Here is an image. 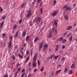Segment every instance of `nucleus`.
Here are the masks:
<instances>
[{"instance_id":"nucleus-1","label":"nucleus","mask_w":77,"mask_h":77,"mask_svg":"<svg viewBox=\"0 0 77 77\" xmlns=\"http://www.w3.org/2000/svg\"><path fill=\"white\" fill-rule=\"evenodd\" d=\"M37 56L38 55L37 54H36L34 55V56L33 59V61L32 63L33 67H36V60L37 59Z\"/></svg>"},{"instance_id":"nucleus-2","label":"nucleus","mask_w":77,"mask_h":77,"mask_svg":"<svg viewBox=\"0 0 77 77\" xmlns=\"http://www.w3.org/2000/svg\"><path fill=\"white\" fill-rule=\"evenodd\" d=\"M10 40L8 43V47L9 48H11V45H12V42L11 41H12V36L11 35L10 36Z\"/></svg>"},{"instance_id":"nucleus-3","label":"nucleus","mask_w":77,"mask_h":77,"mask_svg":"<svg viewBox=\"0 0 77 77\" xmlns=\"http://www.w3.org/2000/svg\"><path fill=\"white\" fill-rule=\"evenodd\" d=\"M64 9H65V11H68V10H69L70 11H71V9H72V8H71V7H68V6L66 5L64 6Z\"/></svg>"},{"instance_id":"nucleus-4","label":"nucleus","mask_w":77,"mask_h":77,"mask_svg":"<svg viewBox=\"0 0 77 77\" xmlns=\"http://www.w3.org/2000/svg\"><path fill=\"white\" fill-rule=\"evenodd\" d=\"M43 43H41L40 44L39 46V51L40 52V51L41 50V49H42V48L43 47Z\"/></svg>"},{"instance_id":"nucleus-5","label":"nucleus","mask_w":77,"mask_h":77,"mask_svg":"<svg viewBox=\"0 0 77 77\" xmlns=\"http://www.w3.org/2000/svg\"><path fill=\"white\" fill-rule=\"evenodd\" d=\"M57 14V13L56 11H54L51 14V16L55 17Z\"/></svg>"},{"instance_id":"nucleus-6","label":"nucleus","mask_w":77,"mask_h":77,"mask_svg":"<svg viewBox=\"0 0 77 77\" xmlns=\"http://www.w3.org/2000/svg\"><path fill=\"white\" fill-rule=\"evenodd\" d=\"M48 38H51L52 37V32H51L49 33L48 35Z\"/></svg>"},{"instance_id":"nucleus-7","label":"nucleus","mask_w":77,"mask_h":77,"mask_svg":"<svg viewBox=\"0 0 77 77\" xmlns=\"http://www.w3.org/2000/svg\"><path fill=\"white\" fill-rule=\"evenodd\" d=\"M31 12V11L29 10L28 14H27V15H26L27 17H30V16H31V14H30Z\"/></svg>"},{"instance_id":"nucleus-8","label":"nucleus","mask_w":77,"mask_h":77,"mask_svg":"<svg viewBox=\"0 0 77 77\" xmlns=\"http://www.w3.org/2000/svg\"><path fill=\"white\" fill-rule=\"evenodd\" d=\"M72 26H67V27L66 30H71V29H72Z\"/></svg>"},{"instance_id":"nucleus-9","label":"nucleus","mask_w":77,"mask_h":77,"mask_svg":"<svg viewBox=\"0 0 77 77\" xmlns=\"http://www.w3.org/2000/svg\"><path fill=\"white\" fill-rule=\"evenodd\" d=\"M41 20V18L40 17H38L36 19V21L37 22H39Z\"/></svg>"},{"instance_id":"nucleus-10","label":"nucleus","mask_w":77,"mask_h":77,"mask_svg":"<svg viewBox=\"0 0 77 77\" xmlns=\"http://www.w3.org/2000/svg\"><path fill=\"white\" fill-rule=\"evenodd\" d=\"M60 72H61V70H57L55 72V75H57Z\"/></svg>"},{"instance_id":"nucleus-11","label":"nucleus","mask_w":77,"mask_h":77,"mask_svg":"<svg viewBox=\"0 0 77 77\" xmlns=\"http://www.w3.org/2000/svg\"><path fill=\"white\" fill-rule=\"evenodd\" d=\"M48 48V46H47V45L46 44L44 45V48H43L44 51H45V50H46V48Z\"/></svg>"},{"instance_id":"nucleus-12","label":"nucleus","mask_w":77,"mask_h":77,"mask_svg":"<svg viewBox=\"0 0 77 77\" xmlns=\"http://www.w3.org/2000/svg\"><path fill=\"white\" fill-rule=\"evenodd\" d=\"M18 32H19L18 31H17L16 32L15 35H14V36L15 38H16V37H17V36H18Z\"/></svg>"},{"instance_id":"nucleus-13","label":"nucleus","mask_w":77,"mask_h":77,"mask_svg":"<svg viewBox=\"0 0 77 77\" xmlns=\"http://www.w3.org/2000/svg\"><path fill=\"white\" fill-rule=\"evenodd\" d=\"M30 35H28L27 36L26 38V41H27L28 40H29V39H30Z\"/></svg>"},{"instance_id":"nucleus-14","label":"nucleus","mask_w":77,"mask_h":77,"mask_svg":"<svg viewBox=\"0 0 77 77\" xmlns=\"http://www.w3.org/2000/svg\"><path fill=\"white\" fill-rule=\"evenodd\" d=\"M58 57H59V56L55 55L54 56V57L55 60H56V59H57Z\"/></svg>"},{"instance_id":"nucleus-15","label":"nucleus","mask_w":77,"mask_h":77,"mask_svg":"<svg viewBox=\"0 0 77 77\" xmlns=\"http://www.w3.org/2000/svg\"><path fill=\"white\" fill-rule=\"evenodd\" d=\"M22 35L23 36H26V32L25 31H24L22 33Z\"/></svg>"},{"instance_id":"nucleus-16","label":"nucleus","mask_w":77,"mask_h":77,"mask_svg":"<svg viewBox=\"0 0 77 77\" xmlns=\"http://www.w3.org/2000/svg\"><path fill=\"white\" fill-rule=\"evenodd\" d=\"M64 18H65V19H66V20H68V16L64 15Z\"/></svg>"},{"instance_id":"nucleus-17","label":"nucleus","mask_w":77,"mask_h":77,"mask_svg":"<svg viewBox=\"0 0 77 77\" xmlns=\"http://www.w3.org/2000/svg\"><path fill=\"white\" fill-rule=\"evenodd\" d=\"M18 72L17 71L16 72H15L14 75V77H16L17 76V74H18Z\"/></svg>"},{"instance_id":"nucleus-18","label":"nucleus","mask_w":77,"mask_h":77,"mask_svg":"<svg viewBox=\"0 0 77 77\" xmlns=\"http://www.w3.org/2000/svg\"><path fill=\"white\" fill-rule=\"evenodd\" d=\"M38 39V37H37L35 38L34 40V42H36V41H37V40Z\"/></svg>"},{"instance_id":"nucleus-19","label":"nucleus","mask_w":77,"mask_h":77,"mask_svg":"<svg viewBox=\"0 0 77 77\" xmlns=\"http://www.w3.org/2000/svg\"><path fill=\"white\" fill-rule=\"evenodd\" d=\"M4 24V21H3L2 23L0 25V27L1 28H2V27H3V24Z\"/></svg>"},{"instance_id":"nucleus-20","label":"nucleus","mask_w":77,"mask_h":77,"mask_svg":"<svg viewBox=\"0 0 77 77\" xmlns=\"http://www.w3.org/2000/svg\"><path fill=\"white\" fill-rule=\"evenodd\" d=\"M18 56H19V57L20 58H21V59H23V57L20 54H18Z\"/></svg>"},{"instance_id":"nucleus-21","label":"nucleus","mask_w":77,"mask_h":77,"mask_svg":"<svg viewBox=\"0 0 77 77\" xmlns=\"http://www.w3.org/2000/svg\"><path fill=\"white\" fill-rule=\"evenodd\" d=\"M3 8H2V7H0V12H3Z\"/></svg>"},{"instance_id":"nucleus-22","label":"nucleus","mask_w":77,"mask_h":77,"mask_svg":"<svg viewBox=\"0 0 77 77\" xmlns=\"http://www.w3.org/2000/svg\"><path fill=\"white\" fill-rule=\"evenodd\" d=\"M26 75V73H23L21 75V77H24V75Z\"/></svg>"},{"instance_id":"nucleus-23","label":"nucleus","mask_w":77,"mask_h":77,"mask_svg":"<svg viewBox=\"0 0 77 77\" xmlns=\"http://www.w3.org/2000/svg\"><path fill=\"white\" fill-rule=\"evenodd\" d=\"M55 30V28L54 27L52 29V30H51V32H52H52H54V30Z\"/></svg>"},{"instance_id":"nucleus-24","label":"nucleus","mask_w":77,"mask_h":77,"mask_svg":"<svg viewBox=\"0 0 77 77\" xmlns=\"http://www.w3.org/2000/svg\"><path fill=\"white\" fill-rule=\"evenodd\" d=\"M66 41V39H63L62 41V43H65Z\"/></svg>"},{"instance_id":"nucleus-25","label":"nucleus","mask_w":77,"mask_h":77,"mask_svg":"<svg viewBox=\"0 0 77 77\" xmlns=\"http://www.w3.org/2000/svg\"><path fill=\"white\" fill-rule=\"evenodd\" d=\"M44 67H42V69L40 70V71H41V72H42L44 70Z\"/></svg>"},{"instance_id":"nucleus-26","label":"nucleus","mask_w":77,"mask_h":77,"mask_svg":"<svg viewBox=\"0 0 77 77\" xmlns=\"http://www.w3.org/2000/svg\"><path fill=\"white\" fill-rule=\"evenodd\" d=\"M72 74V71L71 70L69 71V74Z\"/></svg>"},{"instance_id":"nucleus-27","label":"nucleus","mask_w":77,"mask_h":77,"mask_svg":"<svg viewBox=\"0 0 77 77\" xmlns=\"http://www.w3.org/2000/svg\"><path fill=\"white\" fill-rule=\"evenodd\" d=\"M54 73V72H51V76H53V75H54V74L53 73Z\"/></svg>"},{"instance_id":"nucleus-28","label":"nucleus","mask_w":77,"mask_h":77,"mask_svg":"<svg viewBox=\"0 0 77 77\" xmlns=\"http://www.w3.org/2000/svg\"><path fill=\"white\" fill-rule=\"evenodd\" d=\"M2 45L4 47H5V45H6V43L5 42H4V43H3L2 44Z\"/></svg>"},{"instance_id":"nucleus-29","label":"nucleus","mask_w":77,"mask_h":77,"mask_svg":"<svg viewBox=\"0 0 77 77\" xmlns=\"http://www.w3.org/2000/svg\"><path fill=\"white\" fill-rule=\"evenodd\" d=\"M69 39L70 41L72 40V35L71 36V37L69 38Z\"/></svg>"},{"instance_id":"nucleus-30","label":"nucleus","mask_w":77,"mask_h":77,"mask_svg":"<svg viewBox=\"0 0 77 77\" xmlns=\"http://www.w3.org/2000/svg\"><path fill=\"white\" fill-rule=\"evenodd\" d=\"M12 58L14 60H15V56L14 55H13L12 56Z\"/></svg>"},{"instance_id":"nucleus-31","label":"nucleus","mask_w":77,"mask_h":77,"mask_svg":"<svg viewBox=\"0 0 77 77\" xmlns=\"http://www.w3.org/2000/svg\"><path fill=\"white\" fill-rule=\"evenodd\" d=\"M62 39H63V38L61 37L59 38V41L60 42L61 41H62Z\"/></svg>"},{"instance_id":"nucleus-32","label":"nucleus","mask_w":77,"mask_h":77,"mask_svg":"<svg viewBox=\"0 0 77 77\" xmlns=\"http://www.w3.org/2000/svg\"><path fill=\"white\" fill-rule=\"evenodd\" d=\"M17 27V25H14V26L13 27V29H15L16 28V27Z\"/></svg>"},{"instance_id":"nucleus-33","label":"nucleus","mask_w":77,"mask_h":77,"mask_svg":"<svg viewBox=\"0 0 77 77\" xmlns=\"http://www.w3.org/2000/svg\"><path fill=\"white\" fill-rule=\"evenodd\" d=\"M19 24H21V23H22V19H20L19 21Z\"/></svg>"},{"instance_id":"nucleus-34","label":"nucleus","mask_w":77,"mask_h":77,"mask_svg":"<svg viewBox=\"0 0 77 77\" xmlns=\"http://www.w3.org/2000/svg\"><path fill=\"white\" fill-rule=\"evenodd\" d=\"M55 25L56 26L57 25V21H55Z\"/></svg>"},{"instance_id":"nucleus-35","label":"nucleus","mask_w":77,"mask_h":77,"mask_svg":"<svg viewBox=\"0 0 77 77\" xmlns=\"http://www.w3.org/2000/svg\"><path fill=\"white\" fill-rule=\"evenodd\" d=\"M74 64H73L71 67V68H72L74 67Z\"/></svg>"},{"instance_id":"nucleus-36","label":"nucleus","mask_w":77,"mask_h":77,"mask_svg":"<svg viewBox=\"0 0 77 77\" xmlns=\"http://www.w3.org/2000/svg\"><path fill=\"white\" fill-rule=\"evenodd\" d=\"M62 48H63V49H65V46L63 45L62 46Z\"/></svg>"},{"instance_id":"nucleus-37","label":"nucleus","mask_w":77,"mask_h":77,"mask_svg":"<svg viewBox=\"0 0 77 77\" xmlns=\"http://www.w3.org/2000/svg\"><path fill=\"white\" fill-rule=\"evenodd\" d=\"M26 54L27 55L29 54V51H26Z\"/></svg>"},{"instance_id":"nucleus-38","label":"nucleus","mask_w":77,"mask_h":77,"mask_svg":"<svg viewBox=\"0 0 77 77\" xmlns=\"http://www.w3.org/2000/svg\"><path fill=\"white\" fill-rule=\"evenodd\" d=\"M38 65H40V62H39V60H38Z\"/></svg>"},{"instance_id":"nucleus-39","label":"nucleus","mask_w":77,"mask_h":77,"mask_svg":"<svg viewBox=\"0 0 77 77\" xmlns=\"http://www.w3.org/2000/svg\"><path fill=\"white\" fill-rule=\"evenodd\" d=\"M68 70V69L66 68H65L64 69V72H65Z\"/></svg>"},{"instance_id":"nucleus-40","label":"nucleus","mask_w":77,"mask_h":77,"mask_svg":"<svg viewBox=\"0 0 77 77\" xmlns=\"http://www.w3.org/2000/svg\"><path fill=\"white\" fill-rule=\"evenodd\" d=\"M20 53L22 55H23V54H24V53L23 52V51H20Z\"/></svg>"},{"instance_id":"nucleus-41","label":"nucleus","mask_w":77,"mask_h":77,"mask_svg":"<svg viewBox=\"0 0 77 77\" xmlns=\"http://www.w3.org/2000/svg\"><path fill=\"white\" fill-rule=\"evenodd\" d=\"M54 54L52 55L51 57L50 58L51 59H52V58H53V56H54Z\"/></svg>"},{"instance_id":"nucleus-42","label":"nucleus","mask_w":77,"mask_h":77,"mask_svg":"<svg viewBox=\"0 0 77 77\" xmlns=\"http://www.w3.org/2000/svg\"><path fill=\"white\" fill-rule=\"evenodd\" d=\"M40 12L41 14H42V8L40 9Z\"/></svg>"},{"instance_id":"nucleus-43","label":"nucleus","mask_w":77,"mask_h":77,"mask_svg":"<svg viewBox=\"0 0 77 77\" xmlns=\"http://www.w3.org/2000/svg\"><path fill=\"white\" fill-rule=\"evenodd\" d=\"M2 19H3V20L4 19H5L6 18V17L3 16V17H2Z\"/></svg>"},{"instance_id":"nucleus-44","label":"nucleus","mask_w":77,"mask_h":77,"mask_svg":"<svg viewBox=\"0 0 77 77\" xmlns=\"http://www.w3.org/2000/svg\"><path fill=\"white\" fill-rule=\"evenodd\" d=\"M56 0H54V5H55L56 4Z\"/></svg>"},{"instance_id":"nucleus-45","label":"nucleus","mask_w":77,"mask_h":77,"mask_svg":"<svg viewBox=\"0 0 77 77\" xmlns=\"http://www.w3.org/2000/svg\"><path fill=\"white\" fill-rule=\"evenodd\" d=\"M24 70H25V69H23L22 70V72H21V73H23V72H24Z\"/></svg>"},{"instance_id":"nucleus-46","label":"nucleus","mask_w":77,"mask_h":77,"mask_svg":"<svg viewBox=\"0 0 77 77\" xmlns=\"http://www.w3.org/2000/svg\"><path fill=\"white\" fill-rule=\"evenodd\" d=\"M36 1V0H34L32 2V4H34L35 2Z\"/></svg>"},{"instance_id":"nucleus-47","label":"nucleus","mask_w":77,"mask_h":77,"mask_svg":"<svg viewBox=\"0 0 77 77\" xmlns=\"http://www.w3.org/2000/svg\"><path fill=\"white\" fill-rule=\"evenodd\" d=\"M20 66V64L19 63H18L16 65L17 66Z\"/></svg>"},{"instance_id":"nucleus-48","label":"nucleus","mask_w":77,"mask_h":77,"mask_svg":"<svg viewBox=\"0 0 77 77\" xmlns=\"http://www.w3.org/2000/svg\"><path fill=\"white\" fill-rule=\"evenodd\" d=\"M29 57H27V58L26 59V60H27V61H28V60H29Z\"/></svg>"},{"instance_id":"nucleus-49","label":"nucleus","mask_w":77,"mask_h":77,"mask_svg":"<svg viewBox=\"0 0 77 77\" xmlns=\"http://www.w3.org/2000/svg\"><path fill=\"white\" fill-rule=\"evenodd\" d=\"M8 74H7L5 75L4 77H8Z\"/></svg>"},{"instance_id":"nucleus-50","label":"nucleus","mask_w":77,"mask_h":77,"mask_svg":"<svg viewBox=\"0 0 77 77\" xmlns=\"http://www.w3.org/2000/svg\"><path fill=\"white\" fill-rule=\"evenodd\" d=\"M24 6V4H22L21 6L22 8H23V6Z\"/></svg>"},{"instance_id":"nucleus-51","label":"nucleus","mask_w":77,"mask_h":77,"mask_svg":"<svg viewBox=\"0 0 77 77\" xmlns=\"http://www.w3.org/2000/svg\"><path fill=\"white\" fill-rule=\"evenodd\" d=\"M20 69H21V68H19L18 69V71H20Z\"/></svg>"},{"instance_id":"nucleus-52","label":"nucleus","mask_w":77,"mask_h":77,"mask_svg":"<svg viewBox=\"0 0 77 77\" xmlns=\"http://www.w3.org/2000/svg\"><path fill=\"white\" fill-rule=\"evenodd\" d=\"M31 62H30V63H29V66H30V65H31Z\"/></svg>"},{"instance_id":"nucleus-53","label":"nucleus","mask_w":77,"mask_h":77,"mask_svg":"<svg viewBox=\"0 0 77 77\" xmlns=\"http://www.w3.org/2000/svg\"><path fill=\"white\" fill-rule=\"evenodd\" d=\"M37 71V69H34V71L35 72H36Z\"/></svg>"},{"instance_id":"nucleus-54","label":"nucleus","mask_w":77,"mask_h":77,"mask_svg":"<svg viewBox=\"0 0 77 77\" xmlns=\"http://www.w3.org/2000/svg\"><path fill=\"white\" fill-rule=\"evenodd\" d=\"M67 32H65L64 33L63 35V36H65V35H66V34Z\"/></svg>"},{"instance_id":"nucleus-55","label":"nucleus","mask_w":77,"mask_h":77,"mask_svg":"<svg viewBox=\"0 0 77 77\" xmlns=\"http://www.w3.org/2000/svg\"><path fill=\"white\" fill-rule=\"evenodd\" d=\"M18 46L17 45H16L15 46V49H17V47Z\"/></svg>"},{"instance_id":"nucleus-56","label":"nucleus","mask_w":77,"mask_h":77,"mask_svg":"<svg viewBox=\"0 0 77 77\" xmlns=\"http://www.w3.org/2000/svg\"><path fill=\"white\" fill-rule=\"evenodd\" d=\"M58 50V48H56L55 49L56 51H57Z\"/></svg>"},{"instance_id":"nucleus-57","label":"nucleus","mask_w":77,"mask_h":77,"mask_svg":"<svg viewBox=\"0 0 77 77\" xmlns=\"http://www.w3.org/2000/svg\"><path fill=\"white\" fill-rule=\"evenodd\" d=\"M40 2V0H37V3H39Z\"/></svg>"},{"instance_id":"nucleus-58","label":"nucleus","mask_w":77,"mask_h":77,"mask_svg":"<svg viewBox=\"0 0 77 77\" xmlns=\"http://www.w3.org/2000/svg\"><path fill=\"white\" fill-rule=\"evenodd\" d=\"M30 75H31V73H30L28 75V77H29L30 76Z\"/></svg>"},{"instance_id":"nucleus-59","label":"nucleus","mask_w":77,"mask_h":77,"mask_svg":"<svg viewBox=\"0 0 77 77\" xmlns=\"http://www.w3.org/2000/svg\"><path fill=\"white\" fill-rule=\"evenodd\" d=\"M56 47L57 48H58V47H59V45H57L56 46Z\"/></svg>"},{"instance_id":"nucleus-60","label":"nucleus","mask_w":77,"mask_h":77,"mask_svg":"<svg viewBox=\"0 0 77 77\" xmlns=\"http://www.w3.org/2000/svg\"><path fill=\"white\" fill-rule=\"evenodd\" d=\"M27 60H26L25 61V63H27Z\"/></svg>"},{"instance_id":"nucleus-61","label":"nucleus","mask_w":77,"mask_h":77,"mask_svg":"<svg viewBox=\"0 0 77 77\" xmlns=\"http://www.w3.org/2000/svg\"><path fill=\"white\" fill-rule=\"evenodd\" d=\"M75 26H76V24H75V23H74V27H75Z\"/></svg>"},{"instance_id":"nucleus-62","label":"nucleus","mask_w":77,"mask_h":77,"mask_svg":"<svg viewBox=\"0 0 77 77\" xmlns=\"http://www.w3.org/2000/svg\"><path fill=\"white\" fill-rule=\"evenodd\" d=\"M57 30H56V29L55 30V33H57Z\"/></svg>"},{"instance_id":"nucleus-63","label":"nucleus","mask_w":77,"mask_h":77,"mask_svg":"<svg viewBox=\"0 0 77 77\" xmlns=\"http://www.w3.org/2000/svg\"><path fill=\"white\" fill-rule=\"evenodd\" d=\"M64 59H65V58H64L63 57V59L61 60V61H62V60H64Z\"/></svg>"},{"instance_id":"nucleus-64","label":"nucleus","mask_w":77,"mask_h":77,"mask_svg":"<svg viewBox=\"0 0 77 77\" xmlns=\"http://www.w3.org/2000/svg\"><path fill=\"white\" fill-rule=\"evenodd\" d=\"M26 44H24V47H26Z\"/></svg>"}]
</instances>
